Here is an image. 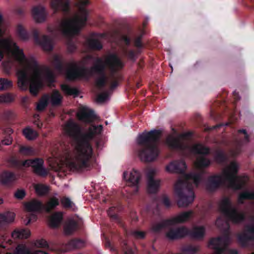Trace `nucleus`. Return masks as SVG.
<instances>
[{
    "instance_id": "f257e3e1",
    "label": "nucleus",
    "mask_w": 254,
    "mask_h": 254,
    "mask_svg": "<svg viewBox=\"0 0 254 254\" xmlns=\"http://www.w3.org/2000/svg\"><path fill=\"white\" fill-rule=\"evenodd\" d=\"M5 31L0 14V37ZM16 61L19 66L17 71L18 86L23 90H26L29 84L30 92L36 95L45 84L51 86L55 81V77L45 66L39 64L33 58H26L22 49L10 39H0V61L3 58V52Z\"/></svg>"
},
{
    "instance_id": "f03ea898",
    "label": "nucleus",
    "mask_w": 254,
    "mask_h": 254,
    "mask_svg": "<svg viewBox=\"0 0 254 254\" xmlns=\"http://www.w3.org/2000/svg\"><path fill=\"white\" fill-rule=\"evenodd\" d=\"M102 130V126H92L83 137L72 144V149L67 151L59 163L57 159H48L50 166L56 171L65 172L67 170L78 172L90 168L89 161L93 155V149L86 140L99 134Z\"/></svg>"
},
{
    "instance_id": "7ed1b4c3",
    "label": "nucleus",
    "mask_w": 254,
    "mask_h": 254,
    "mask_svg": "<svg viewBox=\"0 0 254 254\" xmlns=\"http://www.w3.org/2000/svg\"><path fill=\"white\" fill-rule=\"evenodd\" d=\"M88 2V0H79L77 4L78 11L73 18L62 21L59 30L64 35L69 36L75 35L85 25L87 19V12L85 6ZM51 7L55 12L59 10L66 11L69 8V2L67 0H52Z\"/></svg>"
},
{
    "instance_id": "20e7f679",
    "label": "nucleus",
    "mask_w": 254,
    "mask_h": 254,
    "mask_svg": "<svg viewBox=\"0 0 254 254\" xmlns=\"http://www.w3.org/2000/svg\"><path fill=\"white\" fill-rule=\"evenodd\" d=\"M239 166L236 162H232L226 167L221 175L212 176L208 178L206 187L209 190H213L221 184H225L234 190H238L248 181L247 176L237 177Z\"/></svg>"
},
{
    "instance_id": "39448f33",
    "label": "nucleus",
    "mask_w": 254,
    "mask_h": 254,
    "mask_svg": "<svg viewBox=\"0 0 254 254\" xmlns=\"http://www.w3.org/2000/svg\"><path fill=\"white\" fill-rule=\"evenodd\" d=\"M201 181V175L191 173L183 175L175 185V190L178 197L179 207H186L194 199V193L190 187H197Z\"/></svg>"
},
{
    "instance_id": "423d86ee",
    "label": "nucleus",
    "mask_w": 254,
    "mask_h": 254,
    "mask_svg": "<svg viewBox=\"0 0 254 254\" xmlns=\"http://www.w3.org/2000/svg\"><path fill=\"white\" fill-rule=\"evenodd\" d=\"M160 130H152L148 132H143L137 138L139 144H144L147 147L139 152V156L142 161L150 162L155 159L159 154L156 146V141L161 137Z\"/></svg>"
},
{
    "instance_id": "0eeeda50",
    "label": "nucleus",
    "mask_w": 254,
    "mask_h": 254,
    "mask_svg": "<svg viewBox=\"0 0 254 254\" xmlns=\"http://www.w3.org/2000/svg\"><path fill=\"white\" fill-rule=\"evenodd\" d=\"M123 66V63L116 55H110L102 59H98L92 70L99 72L106 67H109L111 71H115L121 69Z\"/></svg>"
},
{
    "instance_id": "6e6552de",
    "label": "nucleus",
    "mask_w": 254,
    "mask_h": 254,
    "mask_svg": "<svg viewBox=\"0 0 254 254\" xmlns=\"http://www.w3.org/2000/svg\"><path fill=\"white\" fill-rule=\"evenodd\" d=\"M219 208L221 212L233 223H239L244 219V214L231 206L230 199L228 198H224L221 200Z\"/></svg>"
},
{
    "instance_id": "1a4fd4ad",
    "label": "nucleus",
    "mask_w": 254,
    "mask_h": 254,
    "mask_svg": "<svg viewBox=\"0 0 254 254\" xmlns=\"http://www.w3.org/2000/svg\"><path fill=\"white\" fill-rule=\"evenodd\" d=\"M205 233V229L203 227H196L193 229L191 232L184 227L178 228L176 229H171L167 234V237L171 240L177 239L181 238L188 234H190L191 237L195 239L202 238Z\"/></svg>"
},
{
    "instance_id": "9d476101",
    "label": "nucleus",
    "mask_w": 254,
    "mask_h": 254,
    "mask_svg": "<svg viewBox=\"0 0 254 254\" xmlns=\"http://www.w3.org/2000/svg\"><path fill=\"white\" fill-rule=\"evenodd\" d=\"M191 151L194 153L199 154L194 162V167L197 170H201L208 166L210 163L209 159L205 157L204 155L209 152L208 148L200 144H196L193 146Z\"/></svg>"
},
{
    "instance_id": "9b49d317",
    "label": "nucleus",
    "mask_w": 254,
    "mask_h": 254,
    "mask_svg": "<svg viewBox=\"0 0 254 254\" xmlns=\"http://www.w3.org/2000/svg\"><path fill=\"white\" fill-rule=\"evenodd\" d=\"M91 73L89 70L79 68L76 64H72L66 72V76L68 79H85L88 77Z\"/></svg>"
},
{
    "instance_id": "f8f14e48",
    "label": "nucleus",
    "mask_w": 254,
    "mask_h": 254,
    "mask_svg": "<svg viewBox=\"0 0 254 254\" xmlns=\"http://www.w3.org/2000/svg\"><path fill=\"white\" fill-rule=\"evenodd\" d=\"M229 243L228 237H218L210 240L209 247L215 250V254H223Z\"/></svg>"
},
{
    "instance_id": "ddd939ff",
    "label": "nucleus",
    "mask_w": 254,
    "mask_h": 254,
    "mask_svg": "<svg viewBox=\"0 0 254 254\" xmlns=\"http://www.w3.org/2000/svg\"><path fill=\"white\" fill-rule=\"evenodd\" d=\"M44 161L41 159H36L34 160H27L23 162L24 166H31L34 171L37 174L41 176H45L47 174V170L43 167Z\"/></svg>"
},
{
    "instance_id": "4468645a",
    "label": "nucleus",
    "mask_w": 254,
    "mask_h": 254,
    "mask_svg": "<svg viewBox=\"0 0 254 254\" xmlns=\"http://www.w3.org/2000/svg\"><path fill=\"white\" fill-rule=\"evenodd\" d=\"M156 174L154 170H149L147 173V190L149 193H154L158 190L160 186V181L158 180H155L154 176Z\"/></svg>"
},
{
    "instance_id": "2eb2a0df",
    "label": "nucleus",
    "mask_w": 254,
    "mask_h": 254,
    "mask_svg": "<svg viewBox=\"0 0 254 254\" xmlns=\"http://www.w3.org/2000/svg\"><path fill=\"white\" fill-rule=\"evenodd\" d=\"M188 141L187 137L185 134L179 135L177 137L171 135L167 139V143L168 145L176 148H183L184 145L187 144Z\"/></svg>"
},
{
    "instance_id": "dca6fc26",
    "label": "nucleus",
    "mask_w": 254,
    "mask_h": 254,
    "mask_svg": "<svg viewBox=\"0 0 254 254\" xmlns=\"http://www.w3.org/2000/svg\"><path fill=\"white\" fill-rule=\"evenodd\" d=\"M32 15L35 21L40 23L45 20L47 13L44 6L39 5L32 8Z\"/></svg>"
},
{
    "instance_id": "f3484780",
    "label": "nucleus",
    "mask_w": 254,
    "mask_h": 254,
    "mask_svg": "<svg viewBox=\"0 0 254 254\" xmlns=\"http://www.w3.org/2000/svg\"><path fill=\"white\" fill-rule=\"evenodd\" d=\"M124 177L127 182L128 185L132 187H137L140 178L139 173L135 170H132L127 175L126 172L124 173Z\"/></svg>"
},
{
    "instance_id": "a211bd4d",
    "label": "nucleus",
    "mask_w": 254,
    "mask_h": 254,
    "mask_svg": "<svg viewBox=\"0 0 254 254\" xmlns=\"http://www.w3.org/2000/svg\"><path fill=\"white\" fill-rule=\"evenodd\" d=\"M78 120L84 122H90L94 119L93 112L86 107L81 108L77 113Z\"/></svg>"
},
{
    "instance_id": "6ab92c4d",
    "label": "nucleus",
    "mask_w": 254,
    "mask_h": 254,
    "mask_svg": "<svg viewBox=\"0 0 254 254\" xmlns=\"http://www.w3.org/2000/svg\"><path fill=\"white\" fill-rule=\"evenodd\" d=\"M187 168L186 163L183 161L171 162L166 167V170L169 173H182Z\"/></svg>"
},
{
    "instance_id": "aec40b11",
    "label": "nucleus",
    "mask_w": 254,
    "mask_h": 254,
    "mask_svg": "<svg viewBox=\"0 0 254 254\" xmlns=\"http://www.w3.org/2000/svg\"><path fill=\"white\" fill-rule=\"evenodd\" d=\"M64 132L69 136H75L80 130L79 126L72 120H69L64 126Z\"/></svg>"
},
{
    "instance_id": "412c9836",
    "label": "nucleus",
    "mask_w": 254,
    "mask_h": 254,
    "mask_svg": "<svg viewBox=\"0 0 254 254\" xmlns=\"http://www.w3.org/2000/svg\"><path fill=\"white\" fill-rule=\"evenodd\" d=\"M191 216L192 212L191 211L184 212L167 221L166 224L172 225L176 223L184 222L188 220Z\"/></svg>"
},
{
    "instance_id": "4be33fe9",
    "label": "nucleus",
    "mask_w": 254,
    "mask_h": 254,
    "mask_svg": "<svg viewBox=\"0 0 254 254\" xmlns=\"http://www.w3.org/2000/svg\"><path fill=\"white\" fill-rule=\"evenodd\" d=\"M25 209L29 212H38L43 209L42 202L37 200H32L25 203L24 204Z\"/></svg>"
},
{
    "instance_id": "5701e85b",
    "label": "nucleus",
    "mask_w": 254,
    "mask_h": 254,
    "mask_svg": "<svg viewBox=\"0 0 254 254\" xmlns=\"http://www.w3.org/2000/svg\"><path fill=\"white\" fill-rule=\"evenodd\" d=\"M31 236V231L29 229H16L11 233L13 239H26Z\"/></svg>"
},
{
    "instance_id": "b1692460",
    "label": "nucleus",
    "mask_w": 254,
    "mask_h": 254,
    "mask_svg": "<svg viewBox=\"0 0 254 254\" xmlns=\"http://www.w3.org/2000/svg\"><path fill=\"white\" fill-rule=\"evenodd\" d=\"M16 180L15 175L10 172H3L0 174V183L8 185Z\"/></svg>"
},
{
    "instance_id": "393cba45",
    "label": "nucleus",
    "mask_w": 254,
    "mask_h": 254,
    "mask_svg": "<svg viewBox=\"0 0 254 254\" xmlns=\"http://www.w3.org/2000/svg\"><path fill=\"white\" fill-rule=\"evenodd\" d=\"M57 193H55V196H53L48 200L45 205H43V209L46 212H49L55 208L59 204V200L56 197Z\"/></svg>"
},
{
    "instance_id": "a878e982",
    "label": "nucleus",
    "mask_w": 254,
    "mask_h": 254,
    "mask_svg": "<svg viewBox=\"0 0 254 254\" xmlns=\"http://www.w3.org/2000/svg\"><path fill=\"white\" fill-rule=\"evenodd\" d=\"M63 213L62 212H56L53 214L49 221V225L52 228L58 227L63 219Z\"/></svg>"
},
{
    "instance_id": "bb28decb",
    "label": "nucleus",
    "mask_w": 254,
    "mask_h": 254,
    "mask_svg": "<svg viewBox=\"0 0 254 254\" xmlns=\"http://www.w3.org/2000/svg\"><path fill=\"white\" fill-rule=\"evenodd\" d=\"M62 97L59 92L57 90L54 91L51 96H49V102L53 106L60 105L62 102Z\"/></svg>"
},
{
    "instance_id": "cd10ccee",
    "label": "nucleus",
    "mask_w": 254,
    "mask_h": 254,
    "mask_svg": "<svg viewBox=\"0 0 254 254\" xmlns=\"http://www.w3.org/2000/svg\"><path fill=\"white\" fill-rule=\"evenodd\" d=\"M77 223L74 221H69L66 223L64 229V234L66 235H69L72 234L77 229Z\"/></svg>"
},
{
    "instance_id": "c85d7f7f",
    "label": "nucleus",
    "mask_w": 254,
    "mask_h": 254,
    "mask_svg": "<svg viewBox=\"0 0 254 254\" xmlns=\"http://www.w3.org/2000/svg\"><path fill=\"white\" fill-rule=\"evenodd\" d=\"M36 194L39 196L45 195L49 192L50 188L48 186L38 184L34 186Z\"/></svg>"
},
{
    "instance_id": "c756f323",
    "label": "nucleus",
    "mask_w": 254,
    "mask_h": 254,
    "mask_svg": "<svg viewBox=\"0 0 254 254\" xmlns=\"http://www.w3.org/2000/svg\"><path fill=\"white\" fill-rule=\"evenodd\" d=\"M24 136L28 140H34L38 136V133L30 127H27L23 130Z\"/></svg>"
},
{
    "instance_id": "7c9ffc66",
    "label": "nucleus",
    "mask_w": 254,
    "mask_h": 254,
    "mask_svg": "<svg viewBox=\"0 0 254 254\" xmlns=\"http://www.w3.org/2000/svg\"><path fill=\"white\" fill-rule=\"evenodd\" d=\"M40 45L45 51H51L53 47L52 40L46 36H43L42 41L40 43Z\"/></svg>"
},
{
    "instance_id": "2f4dec72",
    "label": "nucleus",
    "mask_w": 254,
    "mask_h": 254,
    "mask_svg": "<svg viewBox=\"0 0 254 254\" xmlns=\"http://www.w3.org/2000/svg\"><path fill=\"white\" fill-rule=\"evenodd\" d=\"M253 238H254V226H251L247 227L246 234L239 236V240L240 241L243 239L247 240Z\"/></svg>"
},
{
    "instance_id": "473e14b6",
    "label": "nucleus",
    "mask_w": 254,
    "mask_h": 254,
    "mask_svg": "<svg viewBox=\"0 0 254 254\" xmlns=\"http://www.w3.org/2000/svg\"><path fill=\"white\" fill-rule=\"evenodd\" d=\"M6 254H31V251L25 244H21L16 247L13 254L7 253Z\"/></svg>"
},
{
    "instance_id": "72a5a7b5",
    "label": "nucleus",
    "mask_w": 254,
    "mask_h": 254,
    "mask_svg": "<svg viewBox=\"0 0 254 254\" xmlns=\"http://www.w3.org/2000/svg\"><path fill=\"white\" fill-rule=\"evenodd\" d=\"M61 89L63 92L68 95H73L76 96L78 95L77 90L74 88H71L66 84L61 85Z\"/></svg>"
},
{
    "instance_id": "f704fd0d",
    "label": "nucleus",
    "mask_w": 254,
    "mask_h": 254,
    "mask_svg": "<svg viewBox=\"0 0 254 254\" xmlns=\"http://www.w3.org/2000/svg\"><path fill=\"white\" fill-rule=\"evenodd\" d=\"M12 86L11 81L6 78H0V90H7Z\"/></svg>"
},
{
    "instance_id": "c9c22d12",
    "label": "nucleus",
    "mask_w": 254,
    "mask_h": 254,
    "mask_svg": "<svg viewBox=\"0 0 254 254\" xmlns=\"http://www.w3.org/2000/svg\"><path fill=\"white\" fill-rule=\"evenodd\" d=\"M49 102V95H45L39 101L37 105V109L38 111H42L47 106Z\"/></svg>"
},
{
    "instance_id": "e433bc0d",
    "label": "nucleus",
    "mask_w": 254,
    "mask_h": 254,
    "mask_svg": "<svg viewBox=\"0 0 254 254\" xmlns=\"http://www.w3.org/2000/svg\"><path fill=\"white\" fill-rule=\"evenodd\" d=\"M14 98V96L9 93L2 94L0 96V103H7L12 102Z\"/></svg>"
},
{
    "instance_id": "4c0bfd02",
    "label": "nucleus",
    "mask_w": 254,
    "mask_h": 254,
    "mask_svg": "<svg viewBox=\"0 0 254 254\" xmlns=\"http://www.w3.org/2000/svg\"><path fill=\"white\" fill-rule=\"evenodd\" d=\"M254 198V193L252 192L246 191L241 193L239 195L238 201L239 203H242L244 199H253Z\"/></svg>"
},
{
    "instance_id": "58836bf2",
    "label": "nucleus",
    "mask_w": 254,
    "mask_h": 254,
    "mask_svg": "<svg viewBox=\"0 0 254 254\" xmlns=\"http://www.w3.org/2000/svg\"><path fill=\"white\" fill-rule=\"evenodd\" d=\"M4 217L5 224H7L13 222L15 219V215L13 212H6L2 214Z\"/></svg>"
},
{
    "instance_id": "ea45409f",
    "label": "nucleus",
    "mask_w": 254,
    "mask_h": 254,
    "mask_svg": "<svg viewBox=\"0 0 254 254\" xmlns=\"http://www.w3.org/2000/svg\"><path fill=\"white\" fill-rule=\"evenodd\" d=\"M19 152L23 155H30L33 153L32 148L27 146H21L19 148Z\"/></svg>"
},
{
    "instance_id": "a19ab883",
    "label": "nucleus",
    "mask_w": 254,
    "mask_h": 254,
    "mask_svg": "<svg viewBox=\"0 0 254 254\" xmlns=\"http://www.w3.org/2000/svg\"><path fill=\"white\" fill-rule=\"evenodd\" d=\"M33 244L36 247L39 248H46L48 247L47 242L43 239L36 240Z\"/></svg>"
},
{
    "instance_id": "79ce46f5",
    "label": "nucleus",
    "mask_w": 254,
    "mask_h": 254,
    "mask_svg": "<svg viewBox=\"0 0 254 254\" xmlns=\"http://www.w3.org/2000/svg\"><path fill=\"white\" fill-rule=\"evenodd\" d=\"M89 47L94 49H100L102 48V45L99 40L97 39H91L89 41Z\"/></svg>"
},
{
    "instance_id": "37998d69",
    "label": "nucleus",
    "mask_w": 254,
    "mask_h": 254,
    "mask_svg": "<svg viewBox=\"0 0 254 254\" xmlns=\"http://www.w3.org/2000/svg\"><path fill=\"white\" fill-rule=\"evenodd\" d=\"M63 206L65 208H73L74 204L68 197H64L61 200Z\"/></svg>"
},
{
    "instance_id": "c03bdc74",
    "label": "nucleus",
    "mask_w": 254,
    "mask_h": 254,
    "mask_svg": "<svg viewBox=\"0 0 254 254\" xmlns=\"http://www.w3.org/2000/svg\"><path fill=\"white\" fill-rule=\"evenodd\" d=\"M17 32L19 37L23 40H25L27 38V34L25 32L23 26L21 25H19L17 26Z\"/></svg>"
},
{
    "instance_id": "a18cd8bd",
    "label": "nucleus",
    "mask_w": 254,
    "mask_h": 254,
    "mask_svg": "<svg viewBox=\"0 0 254 254\" xmlns=\"http://www.w3.org/2000/svg\"><path fill=\"white\" fill-rule=\"evenodd\" d=\"M107 79L104 75H102L97 78L96 84L97 87H101L104 86L107 82Z\"/></svg>"
},
{
    "instance_id": "49530a36",
    "label": "nucleus",
    "mask_w": 254,
    "mask_h": 254,
    "mask_svg": "<svg viewBox=\"0 0 254 254\" xmlns=\"http://www.w3.org/2000/svg\"><path fill=\"white\" fill-rule=\"evenodd\" d=\"M26 195V192L23 189L17 190L14 193V197L18 199H22Z\"/></svg>"
},
{
    "instance_id": "de8ad7c7",
    "label": "nucleus",
    "mask_w": 254,
    "mask_h": 254,
    "mask_svg": "<svg viewBox=\"0 0 254 254\" xmlns=\"http://www.w3.org/2000/svg\"><path fill=\"white\" fill-rule=\"evenodd\" d=\"M53 63L55 65L56 68L60 71L61 64V59L60 57L58 56H55L54 57V62Z\"/></svg>"
},
{
    "instance_id": "09e8293b",
    "label": "nucleus",
    "mask_w": 254,
    "mask_h": 254,
    "mask_svg": "<svg viewBox=\"0 0 254 254\" xmlns=\"http://www.w3.org/2000/svg\"><path fill=\"white\" fill-rule=\"evenodd\" d=\"M13 138L11 136H8L4 137L1 141V143L4 145H9L12 144Z\"/></svg>"
},
{
    "instance_id": "8fccbe9b",
    "label": "nucleus",
    "mask_w": 254,
    "mask_h": 254,
    "mask_svg": "<svg viewBox=\"0 0 254 254\" xmlns=\"http://www.w3.org/2000/svg\"><path fill=\"white\" fill-rule=\"evenodd\" d=\"M108 98V95L106 93H102L98 95L97 98V101L99 103H102L106 101Z\"/></svg>"
},
{
    "instance_id": "3c124183",
    "label": "nucleus",
    "mask_w": 254,
    "mask_h": 254,
    "mask_svg": "<svg viewBox=\"0 0 254 254\" xmlns=\"http://www.w3.org/2000/svg\"><path fill=\"white\" fill-rule=\"evenodd\" d=\"M134 236L137 238H143L144 237V233L140 231H135L133 233Z\"/></svg>"
},
{
    "instance_id": "603ef678",
    "label": "nucleus",
    "mask_w": 254,
    "mask_h": 254,
    "mask_svg": "<svg viewBox=\"0 0 254 254\" xmlns=\"http://www.w3.org/2000/svg\"><path fill=\"white\" fill-rule=\"evenodd\" d=\"M4 132L5 134L10 136V135L13 133V130L10 127H7L4 129Z\"/></svg>"
},
{
    "instance_id": "864d4df0",
    "label": "nucleus",
    "mask_w": 254,
    "mask_h": 254,
    "mask_svg": "<svg viewBox=\"0 0 254 254\" xmlns=\"http://www.w3.org/2000/svg\"><path fill=\"white\" fill-rule=\"evenodd\" d=\"M163 203L166 207H169L170 205L169 199L167 197L163 199Z\"/></svg>"
},
{
    "instance_id": "5fc2aeb1",
    "label": "nucleus",
    "mask_w": 254,
    "mask_h": 254,
    "mask_svg": "<svg viewBox=\"0 0 254 254\" xmlns=\"http://www.w3.org/2000/svg\"><path fill=\"white\" fill-rule=\"evenodd\" d=\"M5 224L4 217L2 214H0V226Z\"/></svg>"
},
{
    "instance_id": "6e6d98bb",
    "label": "nucleus",
    "mask_w": 254,
    "mask_h": 254,
    "mask_svg": "<svg viewBox=\"0 0 254 254\" xmlns=\"http://www.w3.org/2000/svg\"><path fill=\"white\" fill-rule=\"evenodd\" d=\"M32 254H49L45 252L38 250V251H35Z\"/></svg>"
},
{
    "instance_id": "4d7b16f0",
    "label": "nucleus",
    "mask_w": 254,
    "mask_h": 254,
    "mask_svg": "<svg viewBox=\"0 0 254 254\" xmlns=\"http://www.w3.org/2000/svg\"><path fill=\"white\" fill-rule=\"evenodd\" d=\"M223 154L222 153H220L218 154V155L216 157L215 159L217 161L219 162V158H223Z\"/></svg>"
},
{
    "instance_id": "13d9d810",
    "label": "nucleus",
    "mask_w": 254,
    "mask_h": 254,
    "mask_svg": "<svg viewBox=\"0 0 254 254\" xmlns=\"http://www.w3.org/2000/svg\"><path fill=\"white\" fill-rule=\"evenodd\" d=\"M239 133H243L246 135V137H248V134H247L246 130L245 129H240L238 131Z\"/></svg>"
},
{
    "instance_id": "bf43d9fd",
    "label": "nucleus",
    "mask_w": 254,
    "mask_h": 254,
    "mask_svg": "<svg viewBox=\"0 0 254 254\" xmlns=\"http://www.w3.org/2000/svg\"><path fill=\"white\" fill-rule=\"evenodd\" d=\"M123 39L126 44H128L129 43V40L127 36H124Z\"/></svg>"
},
{
    "instance_id": "052dcab7",
    "label": "nucleus",
    "mask_w": 254,
    "mask_h": 254,
    "mask_svg": "<svg viewBox=\"0 0 254 254\" xmlns=\"http://www.w3.org/2000/svg\"><path fill=\"white\" fill-rule=\"evenodd\" d=\"M118 85V84H117V82L116 81V82H114V83H113L111 86V88L112 89L115 88L116 87H117Z\"/></svg>"
},
{
    "instance_id": "680f3d73",
    "label": "nucleus",
    "mask_w": 254,
    "mask_h": 254,
    "mask_svg": "<svg viewBox=\"0 0 254 254\" xmlns=\"http://www.w3.org/2000/svg\"><path fill=\"white\" fill-rule=\"evenodd\" d=\"M135 45H136V46L138 47L141 46V43H140V40L137 39V40H136V41H135Z\"/></svg>"
},
{
    "instance_id": "e2e57ef3",
    "label": "nucleus",
    "mask_w": 254,
    "mask_h": 254,
    "mask_svg": "<svg viewBox=\"0 0 254 254\" xmlns=\"http://www.w3.org/2000/svg\"><path fill=\"white\" fill-rule=\"evenodd\" d=\"M221 222V220L220 218H218L216 220V224L218 225V226H219L220 224V223Z\"/></svg>"
},
{
    "instance_id": "0e129e2a",
    "label": "nucleus",
    "mask_w": 254,
    "mask_h": 254,
    "mask_svg": "<svg viewBox=\"0 0 254 254\" xmlns=\"http://www.w3.org/2000/svg\"><path fill=\"white\" fill-rule=\"evenodd\" d=\"M35 124L37 126V127H38L41 128L42 127V124H41V123H37L35 121Z\"/></svg>"
},
{
    "instance_id": "69168bd1",
    "label": "nucleus",
    "mask_w": 254,
    "mask_h": 254,
    "mask_svg": "<svg viewBox=\"0 0 254 254\" xmlns=\"http://www.w3.org/2000/svg\"><path fill=\"white\" fill-rule=\"evenodd\" d=\"M238 254V253L236 251L233 250V251H231V252L230 253V254Z\"/></svg>"
},
{
    "instance_id": "338daca9",
    "label": "nucleus",
    "mask_w": 254,
    "mask_h": 254,
    "mask_svg": "<svg viewBox=\"0 0 254 254\" xmlns=\"http://www.w3.org/2000/svg\"><path fill=\"white\" fill-rule=\"evenodd\" d=\"M7 64H8V63L4 62L2 63V66L5 69H6V66Z\"/></svg>"
},
{
    "instance_id": "774afa93",
    "label": "nucleus",
    "mask_w": 254,
    "mask_h": 254,
    "mask_svg": "<svg viewBox=\"0 0 254 254\" xmlns=\"http://www.w3.org/2000/svg\"><path fill=\"white\" fill-rule=\"evenodd\" d=\"M48 31L50 32H52L53 31L51 27L48 28Z\"/></svg>"
}]
</instances>
